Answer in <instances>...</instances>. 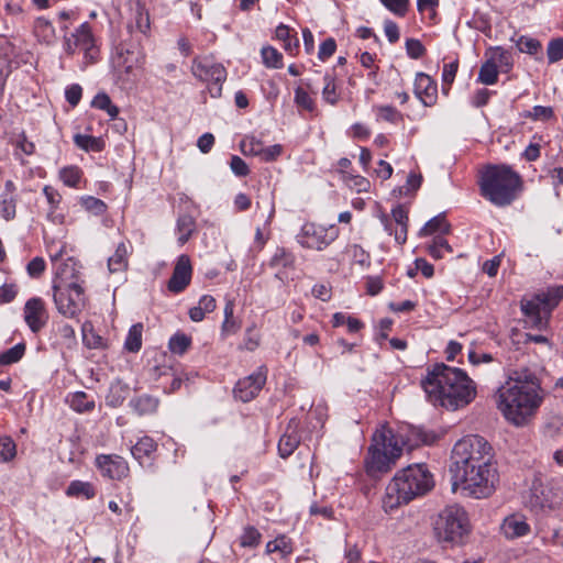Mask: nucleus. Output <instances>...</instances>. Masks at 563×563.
Wrapping results in <instances>:
<instances>
[{
	"label": "nucleus",
	"instance_id": "nucleus-57",
	"mask_svg": "<svg viewBox=\"0 0 563 563\" xmlns=\"http://www.w3.org/2000/svg\"><path fill=\"white\" fill-rule=\"evenodd\" d=\"M0 213L5 220H11L15 217L14 196L2 195V200L0 201Z\"/></svg>",
	"mask_w": 563,
	"mask_h": 563
},
{
	"label": "nucleus",
	"instance_id": "nucleus-60",
	"mask_svg": "<svg viewBox=\"0 0 563 563\" xmlns=\"http://www.w3.org/2000/svg\"><path fill=\"white\" fill-rule=\"evenodd\" d=\"M295 102L298 107H301L305 110L312 111L314 109L312 98L301 87L295 89Z\"/></svg>",
	"mask_w": 563,
	"mask_h": 563
},
{
	"label": "nucleus",
	"instance_id": "nucleus-51",
	"mask_svg": "<svg viewBox=\"0 0 563 563\" xmlns=\"http://www.w3.org/2000/svg\"><path fill=\"white\" fill-rule=\"evenodd\" d=\"M80 203L87 211L96 216H101L107 210V205L101 199L92 196L82 197Z\"/></svg>",
	"mask_w": 563,
	"mask_h": 563
},
{
	"label": "nucleus",
	"instance_id": "nucleus-16",
	"mask_svg": "<svg viewBox=\"0 0 563 563\" xmlns=\"http://www.w3.org/2000/svg\"><path fill=\"white\" fill-rule=\"evenodd\" d=\"M192 267L188 255H180L174 267L167 288L170 292L179 294L190 284Z\"/></svg>",
	"mask_w": 563,
	"mask_h": 563
},
{
	"label": "nucleus",
	"instance_id": "nucleus-18",
	"mask_svg": "<svg viewBox=\"0 0 563 563\" xmlns=\"http://www.w3.org/2000/svg\"><path fill=\"white\" fill-rule=\"evenodd\" d=\"M415 95L423 106H434L438 99L437 82L429 75L418 73L415 79Z\"/></svg>",
	"mask_w": 563,
	"mask_h": 563
},
{
	"label": "nucleus",
	"instance_id": "nucleus-2",
	"mask_svg": "<svg viewBox=\"0 0 563 563\" xmlns=\"http://www.w3.org/2000/svg\"><path fill=\"white\" fill-rule=\"evenodd\" d=\"M541 388L533 376L511 378L497 391V408L506 420L517 427L527 424L543 401Z\"/></svg>",
	"mask_w": 563,
	"mask_h": 563
},
{
	"label": "nucleus",
	"instance_id": "nucleus-61",
	"mask_svg": "<svg viewBox=\"0 0 563 563\" xmlns=\"http://www.w3.org/2000/svg\"><path fill=\"white\" fill-rule=\"evenodd\" d=\"M389 11L404 16L408 11L409 0H379Z\"/></svg>",
	"mask_w": 563,
	"mask_h": 563
},
{
	"label": "nucleus",
	"instance_id": "nucleus-4",
	"mask_svg": "<svg viewBox=\"0 0 563 563\" xmlns=\"http://www.w3.org/2000/svg\"><path fill=\"white\" fill-rule=\"evenodd\" d=\"M481 194L498 207L509 206L522 189L518 173L507 165H493L482 173Z\"/></svg>",
	"mask_w": 563,
	"mask_h": 563
},
{
	"label": "nucleus",
	"instance_id": "nucleus-6",
	"mask_svg": "<svg viewBox=\"0 0 563 563\" xmlns=\"http://www.w3.org/2000/svg\"><path fill=\"white\" fill-rule=\"evenodd\" d=\"M433 529L440 542L460 545L471 534L472 526L466 510L454 504L446 506L439 512Z\"/></svg>",
	"mask_w": 563,
	"mask_h": 563
},
{
	"label": "nucleus",
	"instance_id": "nucleus-33",
	"mask_svg": "<svg viewBox=\"0 0 563 563\" xmlns=\"http://www.w3.org/2000/svg\"><path fill=\"white\" fill-rule=\"evenodd\" d=\"M234 312V302L232 300H228L224 307V321L221 327L222 334L230 335L236 333L241 323L233 316Z\"/></svg>",
	"mask_w": 563,
	"mask_h": 563
},
{
	"label": "nucleus",
	"instance_id": "nucleus-44",
	"mask_svg": "<svg viewBox=\"0 0 563 563\" xmlns=\"http://www.w3.org/2000/svg\"><path fill=\"white\" fill-rule=\"evenodd\" d=\"M74 143L85 151L99 152L102 150V141L91 135L76 134Z\"/></svg>",
	"mask_w": 563,
	"mask_h": 563
},
{
	"label": "nucleus",
	"instance_id": "nucleus-45",
	"mask_svg": "<svg viewBox=\"0 0 563 563\" xmlns=\"http://www.w3.org/2000/svg\"><path fill=\"white\" fill-rule=\"evenodd\" d=\"M261 53L266 67L280 68L283 66V55L276 48L266 46L262 48Z\"/></svg>",
	"mask_w": 563,
	"mask_h": 563
},
{
	"label": "nucleus",
	"instance_id": "nucleus-42",
	"mask_svg": "<svg viewBox=\"0 0 563 563\" xmlns=\"http://www.w3.org/2000/svg\"><path fill=\"white\" fill-rule=\"evenodd\" d=\"M69 404L70 407L78 412L90 411L95 408V401L89 400L87 394L84 391L73 394Z\"/></svg>",
	"mask_w": 563,
	"mask_h": 563
},
{
	"label": "nucleus",
	"instance_id": "nucleus-43",
	"mask_svg": "<svg viewBox=\"0 0 563 563\" xmlns=\"http://www.w3.org/2000/svg\"><path fill=\"white\" fill-rule=\"evenodd\" d=\"M295 263V256L286 251L285 249H277L275 254L269 261V266L273 268L278 267H292Z\"/></svg>",
	"mask_w": 563,
	"mask_h": 563
},
{
	"label": "nucleus",
	"instance_id": "nucleus-64",
	"mask_svg": "<svg viewBox=\"0 0 563 563\" xmlns=\"http://www.w3.org/2000/svg\"><path fill=\"white\" fill-rule=\"evenodd\" d=\"M406 51L411 58L417 59L424 54L426 48L419 40L408 38L406 41Z\"/></svg>",
	"mask_w": 563,
	"mask_h": 563
},
{
	"label": "nucleus",
	"instance_id": "nucleus-50",
	"mask_svg": "<svg viewBox=\"0 0 563 563\" xmlns=\"http://www.w3.org/2000/svg\"><path fill=\"white\" fill-rule=\"evenodd\" d=\"M16 454V446L10 437L0 438V462H10Z\"/></svg>",
	"mask_w": 563,
	"mask_h": 563
},
{
	"label": "nucleus",
	"instance_id": "nucleus-49",
	"mask_svg": "<svg viewBox=\"0 0 563 563\" xmlns=\"http://www.w3.org/2000/svg\"><path fill=\"white\" fill-rule=\"evenodd\" d=\"M459 68V59H454L451 63L444 64L443 73H442V81H443V92L445 95L449 93L450 86L455 79V75Z\"/></svg>",
	"mask_w": 563,
	"mask_h": 563
},
{
	"label": "nucleus",
	"instance_id": "nucleus-27",
	"mask_svg": "<svg viewBox=\"0 0 563 563\" xmlns=\"http://www.w3.org/2000/svg\"><path fill=\"white\" fill-rule=\"evenodd\" d=\"M439 232V235L450 232V224L446 222L445 217L442 214L435 216L430 219L424 227L420 230V236H427Z\"/></svg>",
	"mask_w": 563,
	"mask_h": 563
},
{
	"label": "nucleus",
	"instance_id": "nucleus-26",
	"mask_svg": "<svg viewBox=\"0 0 563 563\" xmlns=\"http://www.w3.org/2000/svg\"><path fill=\"white\" fill-rule=\"evenodd\" d=\"M66 495L69 497L91 499L96 496V488L89 482L73 481L66 489Z\"/></svg>",
	"mask_w": 563,
	"mask_h": 563
},
{
	"label": "nucleus",
	"instance_id": "nucleus-34",
	"mask_svg": "<svg viewBox=\"0 0 563 563\" xmlns=\"http://www.w3.org/2000/svg\"><path fill=\"white\" fill-rule=\"evenodd\" d=\"M427 250L430 256L435 260L443 258L445 254H453V249L442 235H435Z\"/></svg>",
	"mask_w": 563,
	"mask_h": 563
},
{
	"label": "nucleus",
	"instance_id": "nucleus-5",
	"mask_svg": "<svg viewBox=\"0 0 563 563\" xmlns=\"http://www.w3.org/2000/svg\"><path fill=\"white\" fill-rule=\"evenodd\" d=\"M451 460V474L475 470L477 465L492 464L493 449L483 437L467 435L454 444Z\"/></svg>",
	"mask_w": 563,
	"mask_h": 563
},
{
	"label": "nucleus",
	"instance_id": "nucleus-35",
	"mask_svg": "<svg viewBox=\"0 0 563 563\" xmlns=\"http://www.w3.org/2000/svg\"><path fill=\"white\" fill-rule=\"evenodd\" d=\"M196 223L191 216L189 214H183L177 220V231H178V242L180 245H184L189 238L191 236L192 232L195 231Z\"/></svg>",
	"mask_w": 563,
	"mask_h": 563
},
{
	"label": "nucleus",
	"instance_id": "nucleus-32",
	"mask_svg": "<svg viewBox=\"0 0 563 563\" xmlns=\"http://www.w3.org/2000/svg\"><path fill=\"white\" fill-rule=\"evenodd\" d=\"M71 37L75 38V46H78L86 52H89L93 46L91 29L87 22L82 23L75 33L71 34Z\"/></svg>",
	"mask_w": 563,
	"mask_h": 563
},
{
	"label": "nucleus",
	"instance_id": "nucleus-23",
	"mask_svg": "<svg viewBox=\"0 0 563 563\" xmlns=\"http://www.w3.org/2000/svg\"><path fill=\"white\" fill-rule=\"evenodd\" d=\"M486 57L489 58L490 62H493L498 69H500L501 71H509L512 67V56H511V53L504 49L503 47L500 46H497V47H490L486 54H485Z\"/></svg>",
	"mask_w": 563,
	"mask_h": 563
},
{
	"label": "nucleus",
	"instance_id": "nucleus-10",
	"mask_svg": "<svg viewBox=\"0 0 563 563\" xmlns=\"http://www.w3.org/2000/svg\"><path fill=\"white\" fill-rule=\"evenodd\" d=\"M53 290L54 302L60 314L75 318L81 312L86 297L79 283H54Z\"/></svg>",
	"mask_w": 563,
	"mask_h": 563
},
{
	"label": "nucleus",
	"instance_id": "nucleus-48",
	"mask_svg": "<svg viewBox=\"0 0 563 563\" xmlns=\"http://www.w3.org/2000/svg\"><path fill=\"white\" fill-rule=\"evenodd\" d=\"M59 177L68 187H77L81 177V172L77 166H67L59 172Z\"/></svg>",
	"mask_w": 563,
	"mask_h": 563
},
{
	"label": "nucleus",
	"instance_id": "nucleus-52",
	"mask_svg": "<svg viewBox=\"0 0 563 563\" xmlns=\"http://www.w3.org/2000/svg\"><path fill=\"white\" fill-rule=\"evenodd\" d=\"M547 55L550 64L563 59V37H556L549 42Z\"/></svg>",
	"mask_w": 563,
	"mask_h": 563
},
{
	"label": "nucleus",
	"instance_id": "nucleus-13",
	"mask_svg": "<svg viewBox=\"0 0 563 563\" xmlns=\"http://www.w3.org/2000/svg\"><path fill=\"white\" fill-rule=\"evenodd\" d=\"M339 236V229L331 224L325 228L316 223H306L297 235L298 243L306 247L322 251Z\"/></svg>",
	"mask_w": 563,
	"mask_h": 563
},
{
	"label": "nucleus",
	"instance_id": "nucleus-12",
	"mask_svg": "<svg viewBox=\"0 0 563 563\" xmlns=\"http://www.w3.org/2000/svg\"><path fill=\"white\" fill-rule=\"evenodd\" d=\"M563 504V493L552 483L534 481L530 490L528 506L537 514L555 510Z\"/></svg>",
	"mask_w": 563,
	"mask_h": 563
},
{
	"label": "nucleus",
	"instance_id": "nucleus-54",
	"mask_svg": "<svg viewBox=\"0 0 563 563\" xmlns=\"http://www.w3.org/2000/svg\"><path fill=\"white\" fill-rule=\"evenodd\" d=\"M384 223L385 230L389 233L395 235L396 242L401 245L407 241V225H396V228H393V221L389 220L387 217H384L382 219Z\"/></svg>",
	"mask_w": 563,
	"mask_h": 563
},
{
	"label": "nucleus",
	"instance_id": "nucleus-46",
	"mask_svg": "<svg viewBox=\"0 0 563 563\" xmlns=\"http://www.w3.org/2000/svg\"><path fill=\"white\" fill-rule=\"evenodd\" d=\"M191 344V339L184 333H176L169 340L168 346L174 354H184Z\"/></svg>",
	"mask_w": 563,
	"mask_h": 563
},
{
	"label": "nucleus",
	"instance_id": "nucleus-30",
	"mask_svg": "<svg viewBox=\"0 0 563 563\" xmlns=\"http://www.w3.org/2000/svg\"><path fill=\"white\" fill-rule=\"evenodd\" d=\"M300 443V438L295 430L286 432L282 435L278 442V452L283 459L288 457L297 449Z\"/></svg>",
	"mask_w": 563,
	"mask_h": 563
},
{
	"label": "nucleus",
	"instance_id": "nucleus-53",
	"mask_svg": "<svg viewBox=\"0 0 563 563\" xmlns=\"http://www.w3.org/2000/svg\"><path fill=\"white\" fill-rule=\"evenodd\" d=\"M322 97L324 101H327L330 104H335L339 100L334 78L328 74L324 76V87L322 90Z\"/></svg>",
	"mask_w": 563,
	"mask_h": 563
},
{
	"label": "nucleus",
	"instance_id": "nucleus-14",
	"mask_svg": "<svg viewBox=\"0 0 563 563\" xmlns=\"http://www.w3.org/2000/svg\"><path fill=\"white\" fill-rule=\"evenodd\" d=\"M267 368L260 366L257 371L242 379L234 387V397L243 402L254 399L266 383Z\"/></svg>",
	"mask_w": 563,
	"mask_h": 563
},
{
	"label": "nucleus",
	"instance_id": "nucleus-55",
	"mask_svg": "<svg viewBox=\"0 0 563 563\" xmlns=\"http://www.w3.org/2000/svg\"><path fill=\"white\" fill-rule=\"evenodd\" d=\"M377 117L378 119L390 123H398L402 121V114L390 106L377 107Z\"/></svg>",
	"mask_w": 563,
	"mask_h": 563
},
{
	"label": "nucleus",
	"instance_id": "nucleus-40",
	"mask_svg": "<svg viewBox=\"0 0 563 563\" xmlns=\"http://www.w3.org/2000/svg\"><path fill=\"white\" fill-rule=\"evenodd\" d=\"M26 350L25 343H18L9 350L0 353V365H11L19 362Z\"/></svg>",
	"mask_w": 563,
	"mask_h": 563
},
{
	"label": "nucleus",
	"instance_id": "nucleus-21",
	"mask_svg": "<svg viewBox=\"0 0 563 563\" xmlns=\"http://www.w3.org/2000/svg\"><path fill=\"white\" fill-rule=\"evenodd\" d=\"M78 274L77 262L69 257L57 265L54 283H78Z\"/></svg>",
	"mask_w": 563,
	"mask_h": 563
},
{
	"label": "nucleus",
	"instance_id": "nucleus-36",
	"mask_svg": "<svg viewBox=\"0 0 563 563\" xmlns=\"http://www.w3.org/2000/svg\"><path fill=\"white\" fill-rule=\"evenodd\" d=\"M142 332L143 325L142 323L133 324L126 335L124 347L129 352L135 353L139 352L142 346Z\"/></svg>",
	"mask_w": 563,
	"mask_h": 563
},
{
	"label": "nucleus",
	"instance_id": "nucleus-22",
	"mask_svg": "<svg viewBox=\"0 0 563 563\" xmlns=\"http://www.w3.org/2000/svg\"><path fill=\"white\" fill-rule=\"evenodd\" d=\"M157 444L151 437L141 438L135 445L132 446L131 453L140 464H143L146 459H150L156 451Z\"/></svg>",
	"mask_w": 563,
	"mask_h": 563
},
{
	"label": "nucleus",
	"instance_id": "nucleus-58",
	"mask_svg": "<svg viewBox=\"0 0 563 563\" xmlns=\"http://www.w3.org/2000/svg\"><path fill=\"white\" fill-rule=\"evenodd\" d=\"M534 121H548L554 117L553 108L534 106L526 115Z\"/></svg>",
	"mask_w": 563,
	"mask_h": 563
},
{
	"label": "nucleus",
	"instance_id": "nucleus-25",
	"mask_svg": "<svg viewBox=\"0 0 563 563\" xmlns=\"http://www.w3.org/2000/svg\"><path fill=\"white\" fill-rule=\"evenodd\" d=\"M158 405V398L151 395H142L131 400V407L140 416L155 413Z\"/></svg>",
	"mask_w": 563,
	"mask_h": 563
},
{
	"label": "nucleus",
	"instance_id": "nucleus-11",
	"mask_svg": "<svg viewBox=\"0 0 563 563\" xmlns=\"http://www.w3.org/2000/svg\"><path fill=\"white\" fill-rule=\"evenodd\" d=\"M192 75L203 82H208V91L212 98H219L222 93V84L227 79V70L223 65L211 57H196L191 66Z\"/></svg>",
	"mask_w": 563,
	"mask_h": 563
},
{
	"label": "nucleus",
	"instance_id": "nucleus-41",
	"mask_svg": "<svg viewBox=\"0 0 563 563\" xmlns=\"http://www.w3.org/2000/svg\"><path fill=\"white\" fill-rule=\"evenodd\" d=\"M91 106L96 109L104 110L111 119L117 118L119 114L118 107L112 103L110 97L104 92L95 96Z\"/></svg>",
	"mask_w": 563,
	"mask_h": 563
},
{
	"label": "nucleus",
	"instance_id": "nucleus-7",
	"mask_svg": "<svg viewBox=\"0 0 563 563\" xmlns=\"http://www.w3.org/2000/svg\"><path fill=\"white\" fill-rule=\"evenodd\" d=\"M497 481L498 474L493 463L485 466L477 465L475 470L452 474V490L456 492L461 487L466 496L487 498L495 492Z\"/></svg>",
	"mask_w": 563,
	"mask_h": 563
},
{
	"label": "nucleus",
	"instance_id": "nucleus-31",
	"mask_svg": "<svg viewBox=\"0 0 563 563\" xmlns=\"http://www.w3.org/2000/svg\"><path fill=\"white\" fill-rule=\"evenodd\" d=\"M128 250L124 243H120L115 252L108 260V267L110 273L123 272L128 266Z\"/></svg>",
	"mask_w": 563,
	"mask_h": 563
},
{
	"label": "nucleus",
	"instance_id": "nucleus-20",
	"mask_svg": "<svg viewBox=\"0 0 563 563\" xmlns=\"http://www.w3.org/2000/svg\"><path fill=\"white\" fill-rule=\"evenodd\" d=\"M144 54L137 43H122L117 47L113 65L143 64Z\"/></svg>",
	"mask_w": 563,
	"mask_h": 563
},
{
	"label": "nucleus",
	"instance_id": "nucleus-8",
	"mask_svg": "<svg viewBox=\"0 0 563 563\" xmlns=\"http://www.w3.org/2000/svg\"><path fill=\"white\" fill-rule=\"evenodd\" d=\"M368 451L367 473L374 476L376 473L388 472L395 461L401 455L402 448L398 445L393 431L385 429L374 433L373 444Z\"/></svg>",
	"mask_w": 563,
	"mask_h": 563
},
{
	"label": "nucleus",
	"instance_id": "nucleus-39",
	"mask_svg": "<svg viewBox=\"0 0 563 563\" xmlns=\"http://www.w3.org/2000/svg\"><path fill=\"white\" fill-rule=\"evenodd\" d=\"M141 65L142 64L113 65L118 80H120L124 86L133 82L136 78V71Z\"/></svg>",
	"mask_w": 563,
	"mask_h": 563
},
{
	"label": "nucleus",
	"instance_id": "nucleus-19",
	"mask_svg": "<svg viewBox=\"0 0 563 563\" xmlns=\"http://www.w3.org/2000/svg\"><path fill=\"white\" fill-rule=\"evenodd\" d=\"M505 538L514 540L530 533V526L522 515H510L506 517L500 526Z\"/></svg>",
	"mask_w": 563,
	"mask_h": 563
},
{
	"label": "nucleus",
	"instance_id": "nucleus-59",
	"mask_svg": "<svg viewBox=\"0 0 563 563\" xmlns=\"http://www.w3.org/2000/svg\"><path fill=\"white\" fill-rule=\"evenodd\" d=\"M544 431H545V434L551 438L563 434V417H561V416L551 417L544 426Z\"/></svg>",
	"mask_w": 563,
	"mask_h": 563
},
{
	"label": "nucleus",
	"instance_id": "nucleus-28",
	"mask_svg": "<svg viewBox=\"0 0 563 563\" xmlns=\"http://www.w3.org/2000/svg\"><path fill=\"white\" fill-rule=\"evenodd\" d=\"M82 342L88 349H106L107 343L104 339L99 335L91 322H85L81 327Z\"/></svg>",
	"mask_w": 563,
	"mask_h": 563
},
{
	"label": "nucleus",
	"instance_id": "nucleus-38",
	"mask_svg": "<svg viewBox=\"0 0 563 563\" xmlns=\"http://www.w3.org/2000/svg\"><path fill=\"white\" fill-rule=\"evenodd\" d=\"M477 80L484 85H494L498 80V68L488 57L479 68Z\"/></svg>",
	"mask_w": 563,
	"mask_h": 563
},
{
	"label": "nucleus",
	"instance_id": "nucleus-56",
	"mask_svg": "<svg viewBox=\"0 0 563 563\" xmlns=\"http://www.w3.org/2000/svg\"><path fill=\"white\" fill-rule=\"evenodd\" d=\"M518 49L530 55L537 54L541 49V43L532 37L520 36L517 42Z\"/></svg>",
	"mask_w": 563,
	"mask_h": 563
},
{
	"label": "nucleus",
	"instance_id": "nucleus-1",
	"mask_svg": "<svg viewBox=\"0 0 563 563\" xmlns=\"http://www.w3.org/2000/svg\"><path fill=\"white\" fill-rule=\"evenodd\" d=\"M421 384L433 405L449 410L466 407L477 393L475 383L464 371L443 363L434 365Z\"/></svg>",
	"mask_w": 563,
	"mask_h": 563
},
{
	"label": "nucleus",
	"instance_id": "nucleus-24",
	"mask_svg": "<svg viewBox=\"0 0 563 563\" xmlns=\"http://www.w3.org/2000/svg\"><path fill=\"white\" fill-rule=\"evenodd\" d=\"M129 386L120 379L114 380L109 388L107 395V404L113 408L119 407L129 396Z\"/></svg>",
	"mask_w": 563,
	"mask_h": 563
},
{
	"label": "nucleus",
	"instance_id": "nucleus-9",
	"mask_svg": "<svg viewBox=\"0 0 563 563\" xmlns=\"http://www.w3.org/2000/svg\"><path fill=\"white\" fill-rule=\"evenodd\" d=\"M563 298V286L549 287L547 290H540L531 299L521 300V310L529 318L533 327H541L543 316L559 305Z\"/></svg>",
	"mask_w": 563,
	"mask_h": 563
},
{
	"label": "nucleus",
	"instance_id": "nucleus-3",
	"mask_svg": "<svg viewBox=\"0 0 563 563\" xmlns=\"http://www.w3.org/2000/svg\"><path fill=\"white\" fill-rule=\"evenodd\" d=\"M432 487V475L424 465H409L397 472L387 485L383 499L384 508L393 510L402 504H408L428 493Z\"/></svg>",
	"mask_w": 563,
	"mask_h": 563
},
{
	"label": "nucleus",
	"instance_id": "nucleus-15",
	"mask_svg": "<svg viewBox=\"0 0 563 563\" xmlns=\"http://www.w3.org/2000/svg\"><path fill=\"white\" fill-rule=\"evenodd\" d=\"M96 466L101 475L110 479L121 481L129 475L126 461L114 454H100L96 457Z\"/></svg>",
	"mask_w": 563,
	"mask_h": 563
},
{
	"label": "nucleus",
	"instance_id": "nucleus-62",
	"mask_svg": "<svg viewBox=\"0 0 563 563\" xmlns=\"http://www.w3.org/2000/svg\"><path fill=\"white\" fill-rule=\"evenodd\" d=\"M43 192H44V195H45V197L47 199V202L51 206V211L48 212V217L53 218L54 210L58 208V206H59V203L62 201V196L52 186H45L43 188Z\"/></svg>",
	"mask_w": 563,
	"mask_h": 563
},
{
	"label": "nucleus",
	"instance_id": "nucleus-37",
	"mask_svg": "<svg viewBox=\"0 0 563 563\" xmlns=\"http://www.w3.org/2000/svg\"><path fill=\"white\" fill-rule=\"evenodd\" d=\"M34 31L35 34L46 44H52L56 38L54 26L44 18H38L35 21Z\"/></svg>",
	"mask_w": 563,
	"mask_h": 563
},
{
	"label": "nucleus",
	"instance_id": "nucleus-17",
	"mask_svg": "<svg viewBox=\"0 0 563 563\" xmlns=\"http://www.w3.org/2000/svg\"><path fill=\"white\" fill-rule=\"evenodd\" d=\"M48 320V313L41 298H31L24 306V321L33 333L40 332Z\"/></svg>",
	"mask_w": 563,
	"mask_h": 563
},
{
	"label": "nucleus",
	"instance_id": "nucleus-47",
	"mask_svg": "<svg viewBox=\"0 0 563 563\" xmlns=\"http://www.w3.org/2000/svg\"><path fill=\"white\" fill-rule=\"evenodd\" d=\"M135 25L143 34H146L151 27L150 13L140 2L135 7Z\"/></svg>",
	"mask_w": 563,
	"mask_h": 563
},
{
	"label": "nucleus",
	"instance_id": "nucleus-63",
	"mask_svg": "<svg viewBox=\"0 0 563 563\" xmlns=\"http://www.w3.org/2000/svg\"><path fill=\"white\" fill-rule=\"evenodd\" d=\"M261 533L254 527H247L244 529L241 536L242 547H255L260 543Z\"/></svg>",
	"mask_w": 563,
	"mask_h": 563
},
{
	"label": "nucleus",
	"instance_id": "nucleus-29",
	"mask_svg": "<svg viewBox=\"0 0 563 563\" xmlns=\"http://www.w3.org/2000/svg\"><path fill=\"white\" fill-rule=\"evenodd\" d=\"M276 37L284 43V49L289 54H295L299 47V40L296 35H291L289 26L279 24L275 31Z\"/></svg>",
	"mask_w": 563,
	"mask_h": 563
}]
</instances>
